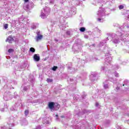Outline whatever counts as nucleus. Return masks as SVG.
<instances>
[{"instance_id": "obj_1", "label": "nucleus", "mask_w": 129, "mask_h": 129, "mask_svg": "<svg viewBox=\"0 0 129 129\" xmlns=\"http://www.w3.org/2000/svg\"><path fill=\"white\" fill-rule=\"evenodd\" d=\"M50 10L48 7H45L43 10H42L40 17L42 19H46L47 16L50 14Z\"/></svg>"}, {"instance_id": "obj_2", "label": "nucleus", "mask_w": 129, "mask_h": 129, "mask_svg": "<svg viewBox=\"0 0 129 129\" xmlns=\"http://www.w3.org/2000/svg\"><path fill=\"white\" fill-rule=\"evenodd\" d=\"M37 37H36V41L38 42V41L41 40V39H43V35L40 34V32H38L37 33Z\"/></svg>"}, {"instance_id": "obj_3", "label": "nucleus", "mask_w": 129, "mask_h": 129, "mask_svg": "<svg viewBox=\"0 0 129 129\" xmlns=\"http://www.w3.org/2000/svg\"><path fill=\"white\" fill-rule=\"evenodd\" d=\"M14 41V38L12 36H10L8 38L6 39V42H9L10 44H12V42Z\"/></svg>"}, {"instance_id": "obj_4", "label": "nucleus", "mask_w": 129, "mask_h": 129, "mask_svg": "<svg viewBox=\"0 0 129 129\" xmlns=\"http://www.w3.org/2000/svg\"><path fill=\"white\" fill-rule=\"evenodd\" d=\"M35 61H38L40 60V56L39 54H35L34 56Z\"/></svg>"}, {"instance_id": "obj_5", "label": "nucleus", "mask_w": 129, "mask_h": 129, "mask_svg": "<svg viewBox=\"0 0 129 129\" xmlns=\"http://www.w3.org/2000/svg\"><path fill=\"white\" fill-rule=\"evenodd\" d=\"M54 102H50L48 104V107L50 108V109H53L54 108Z\"/></svg>"}, {"instance_id": "obj_6", "label": "nucleus", "mask_w": 129, "mask_h": 129, "mask_svg": "<svg viewBox=\"0 0 129 129\" xmlns=\"http://www.w3.org/2000/svg\"><path fill=\"white\" fill-rule=\"evenodd\" d=\"M51 69H52V70H53V71H56V70H57V69H58V67L54 66Z\"/></svg>"}, {"instance_id": "obj_7", "label": "nucleus", "mask_w": 129, "mask_h": 129, "mask_svg": "<svg viewBox=\"0 0 129 129\" xmlns=\"http://www.w3.org/2000/svg\"><path fill=\"white\" fill-rule=\"evenodd\" d=\"M80 30L81 32H84L85 31V28L84 27H81L80 29Z\"/></svg>"}, {"instance_id": "obj_8", "label": "nucleus", "mask_w": 129, "mask_h": 129, "mask_svg": "<svg viewBox=\"0 0 129 129\" xmlns=\"http://www.w3.org/2000/svg\"><path fill=\"white\" fill-rule=\"evenodd\" d=\"M47 81L48 83H51V82H53V80L50 79H47Z\"/></svg>"}, {"instance_id": "obj_9", "label": "nucleus", "mask_w": 129, "mask_h": 129, "mask_svg": "<svg viewBox=\"0 0 129 129\" xmlns=\"http://www.w3.org/2000/svg\"><path fill=\"white\" fill-rule=\"evenodd\" d=\"M30 50L31 52H35V48H34L33 47H31L30 48Z\"/></svg>"}, {"instance_id": "obj_10", "label": "nucleus", "mask_w": 129, "mask_h": 129, "mask_svg": "<svg viewBox=\"0 0 129 129\" xmlns=\"http://www.w3.org/2000/svg\"><path fill=\"white\" fill-rule=\"evenodd\" d=\"M8 52L9 53H13V52H14V49L11 48L8 50Z\"/></svg>"}, {"instance_id": "obj_11", "label": "nucleus", "mask_w": 129, "mask_h": 129, "mask_svg": "<svg viewBox=\"0 0 129 129\" xmlns=\"http://www.w3.org/2000/svg\"><path fill=\"white\" fill-rule=\"evenodd\" d=\"M9 27V24H6L4 25V28L5 29H8V28Z\"/></svg>"}, {"instance_id": "obj_12", "label": "nucleus", "mask_w": 129, "mask_h": 129, "mask_svg": "<svg viewBox=\"0 0 129 129\" xmlns=\"http://www.w3.org/2000/svg\"><path fill=\"white\" fill-rule=\"evenodd\" d=\"M104 87L105 89H106L107 88H108V85L107 84H105L104 85Z\"/></svg>"}, {"instance_id": "obj_13", "label": "nucleus", "mask_w": 129, "mask_h": 129, "mask_svg": "<svg viewBox=\"0 0 129 129\" xmlns=\"http://www.w3.org/2000/svg\"><path fill=\"white\" fill-rule=\"evenodd\" d=\"M44 123H46V124H49L50 123V121H44Z\"/></svg>"}, {"instance_id": "obj_14", "label": "nucleus", "mask_w": 129, "mask_h": 129, "mask_svg": "<svg viewBox=\"0 0 129 129\" xmlns=\"http://www.w3.org/2000/svg\"><path fill=\"white\" fill-rule=\"evenodd\" d=\"M29 113V111L28 110H25V114L27 115Z\"/></svg>"}, {"instance_id": "obj_15", "label": "nucleus", "mask_w": 129, "mask_h": 129, "mask_svg": "<svg viewBox=\"0 0 129 129\" xmlns=\"http://www.w3.org/2000/svg\"><path fill=\"white\" fill-rule=\"evenodd\" d=\"M119 10H122V9H123V6H120L119 7Z\"/></svg>"}, {"instance_id": "obj_16", "label": "nucleus", "mask_w": 129, "mask_h": 129, "mask_svg": "<svg viewBox=\"0 0 129 129\" xmlns=\"http://www.w3.org/2000/svg\"><path fill=\"white\" fill-rule=\"evenodd\" d=\"M114 75H115V77H118V73H115Z\"/></svg>"}, {"instance_id": "obj_17", "label": "nucleus", "mask_w": 129, "mask_h": 129, "mask_svg": "<svg viewBox=\"0 0 129 129\" xmlns=\"http://www.w3.org/2000/svg\"><path fill=\"white\" fill-rule=\"evenodd\" d=\"M50 4H54V0H51V1L50 2Z\"/></svg>"}, {"instance_id": "obj_18", "label": "nucleus", "mask_w": 129, "mask_h": 129, "mask_svg": "<svg viewBox=\"0 0 129 129\" xmlns=\"http://www.w3.org/2000/svg\"><path fill=\"white\" fill-rule=\"evenodd\" d=\"M24 3H28L29 2V0H24Z\"/></svg>"}, {"instance_id": "obj_19", "label": "nucleus", "mask_w": 129, "mask_h": 129, "mask_svg": "<svg viewBox=\"0 0 129 129\" xmlns=\"http://www.w3.org/2000/svg\"><path fill=\"white\" fill-rule=\"evenodd\" d=\"M114 42L115 43H117H117H118V40H117V41H116V40H114Z\"/></svg>"}, {"instance_id": "obj_20", "label": "nucleus", "mask_w": 129, "mask_h": 129, "mask_svg": "<svg viewBox=\"0 0 129 129\" xmlns=\"http://www.w3.org/2000/svg\"><path fill=\"white\" fill-rule=\"evenodd\" d=\"M99 105V104L98 103H96V106H98Z\"/></svg>"}, {"instance_id": "obj_21", "label": "nucleus", "mask_w": 129, "mask_h": 129, "mask_svg": "<svg viewBox=\"0 0 129 129\" xmlns=\"http://www.w3.org/2000/svg\"><path fill=\"white\" fill-rule=\"evenodd\" d=\"M26 124H28V122H26V124L23 123V125H26Z\"/></svg>"}, {"instance_id": "obj_22", "label": "nucleus", "mask_w": 129, "mask_h": 129, "mask_svg": "<svg viewBox=\"0 0 129 129\" xmlns=\"http://www.w3.org/2000/svg\"><path fill=\"white\" fill-rule=\"evenodd\" d=\"M57 107H60V105H58Z\"/></svg>"}, {"instance_id": "obj_23", "label": "nucleus", "mask_w": 129, "mask_h": 129, "mask_svg": "<svg viewBox=\"0 0 129 129\" xmlns=\"http://www.w3.org/2000/svg\"><path fill=\"white\" fill-rule=\"evenodd\" d=\"M101 19H99V18L98 19V21H101Z\"/></svg>"}, {"instance_id": "obj_24", "label": "nucleus", "mask_w": 129, "mask_h": 129, "mask_svg": "<svg viewBox=\"0 0 129 129\" xmlns=\"http://www.w3.org/2000/svg\"><path fill=\"white\" fill-rule=\"evenodd\" d=\"M56 116H58V115H56Z\"/></svg>"}, {"instance_id": "obj_25", "label": "nucleus", "mask_w": 129, "mask_h": 129, "mask_svg": "<svg viewBox=\"0 0 129 129\" xmlns=\"http://www.w3.org/2000/svg\"><path fill=\"white\" fill-rule=\"evenodd\" d=\"M123 86H124V84L123 85Z\"/></svg>"}, {"instance_id": "obj_26", "label": "nucleus", "mask_w": 129, "mask_h": 129, "mask_svg": "<svg viewBox=\"0 0 129 129\" xmlns=\"http://www.w3.org/2000/svg\"><path fill=\"white\" fill-rule=\"evenodd\" d=\"M118 89H119L118 88L117 89V90H118Z\"/></svg>"}]
</instances>
